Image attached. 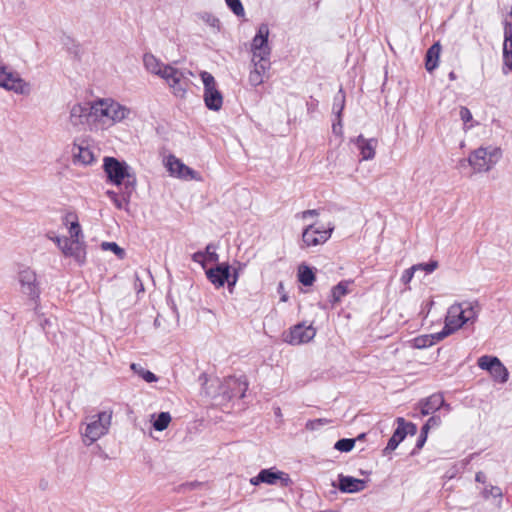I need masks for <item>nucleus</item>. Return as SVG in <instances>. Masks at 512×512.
I'll return each instance as SVG.
<instances>
[{
	"label": "nucleus",
	"instance_id": "nucleus-1",
	"mask_svg": "<svg viewBox=\"0 0 512 512\" xmlns=\"http://www.w3.org/2000/svg\"><path fill=\"white\" fill-rule=\"evenodd\" d=\"M91 112L96 121L108 126L132 120L135 117L134 110L113 98H102L94 101Z\"/></svg>",
	"mask_w": 512,
	"mask_h": 512
},
{
	"label": "nucleus",
	"instance_id": "nucleus-2",
	"mask_svg": "<svg viewBox=\"0 0 512 512\" xmlns=\"http://www.w3.org/2000/svg\"><path fill=\"white\" fill-rule=\"evenodd\" d=\"M480 312V306L477 301H464L451 305L447 311L445 325L438 332V338L444 339L455 331L459 330L464 324L474 323Z\"/></svg>",
	"mask_w": 512,
	"mask_h": 512
},
{
	"label": "nucleus",
	"instance_id": "nucleus-3",
	"mask_svg": "<svg viewBox=\"0 0 512 512\" xmlns=\"http://www.w3.org/2000/svg\"><path fill=\"white\" fill-rule=\"evenodd\" d=\"M103 167L108 180L112 184L116 186L123 185L125 189L135 190L136 176L126 162L113 157H105Z\"/></svg>",
	"mask_w": 512,
	"mask_h": 512
},
{
	"label": "nucleus",
	"instance_id": "nucleus-4",
	"mask_svg": "<svg viewBox=\"0 0 512 512\" xmlns=\"http://www.w3.org/2000/svg\"><path fill=\"white\" fill-rule=\"evenodd\" d=\"M502 150L495 145L481 146L473 150L468 157V163L475 173L490 171L501 159Z\"/></svg>",
	"mask_w": 512,
	"mask_h": 512
},
{
	"label": "nucleus",
	"instance_id": "nucleus-5",
	"mask_svg": "<svg viewBox=\"0 0 512 512\" xmlns=\"http://www.w3.org/2000/svg\"><path fill=\"white\" fill-rule=\"evenodd\" d=\"M112 412L103 411L89 418L82 432V441L86 446L92 445L106 435L111 425Z\"/></svg>",
	"mask_w": 512,
	"mask_h": 512
},
{
	"label": "nucleus",
	"instance_id": "nucleus-6",
	"mask_svg": "<svg viewBox=\"0 0 512 512\" xmlns=\"http://www.w3.org/2000/svg\"><path fill=\"white\" fill-rule=\"evenodd\" d=\"M192 75L193 74L190 70H181L170 65L169 68H166V72L162 79L167 83L176 97L183 98L189 88V76Z\"/></svg>",
	"mask_w": 512,
	"mask_h": 512
},
{
	"label": "nucleus",
	"instance_id": "nucleus-7",
	"mask_svg": "<svg viewBox=\"0 0 512 512\" xmlns=\"http://www.w3.org/2000/svg\"><path fill=\"white\" fill-rule=\"evenodd\" d=\"M0 87L19 95H29L31 92L30 83L3 64H0Z\"/></svg>",
	"mask_w": 512,
	"mask_h": 512
},
{
	"label": "nucleus",
	"instance_id": "nucleus-8",
	"mask_svg": "<svg viewBox=\"0 0 512 512\" xmlns=\"http://www.w3.org/2000/svg\"><path fill=\"white\" fill-rule=\"evenodd\" d=\"M200 77L204 85L203 98L206 107L212 111H219L223 105V96L217 88L214 76L207 71H202Z\"/></svg>",
	"mask_w": 512,
	"mask_h": 512
},
{
	"label": "nucleus",
	"instance_id": "nucleus-9",
	"mask_svg": "<svg viewBox=\"0 0 512 512\" xmlns=\"http://www.w3.org/2000/svg\"><path fill=\"white\" fill-rule=\"evenodd\" d=\"M270 31L267 24L263 23L258 27L256 35L252 39V59L270 60L271 47L268 42Z\"/></svg>",
	"mask_w": 512,
	"mask_h": 512
},
{
	"label": "nucleus",
	"instance_id": "nucleus-10",
	"mask_svg": "<svg viewBox=\"0 0 512 512\" xmlns=\"http://www.w3.org/2000/svg\"><path fill=\"white\" fill-rule=\"evenodd\" d=\"M206 276L216 288L223 287L225 282H228L229 286H234L238 280V272L234 271L231 275L228 263H222L215 268L206 270Z\"/></svg>",
	"mask_w": 512,
	"mask_h": 512
},
{
	"label": "nucleus",
	"instance_id": "nucleus-11",
	"mask_svg": "<svg viewBox=\"0 0 512 512\" xmlns=\"http://www.w3.org/2000/svg\"><path fill=\"white\" fill-rule=\"evenodd\" d=\"M334 230V226H329L327 229H318L314 225L307 226L302 232V241L305 247L317 246L325 243Z\"/></svg>",
	"mask_w": 512,
	"mask_h": 512
},
{
	"label": "nucleus",
	"instance_id": "nucleus-12",
	"mask_svg": "<svg viewBox=\"0 0 512 512\" xmlns=\"http://www.w3.org/2000/svg\"><path fill=\"white\" fill-rule=\"evenodd\" d=\"M315 335L316 330L312 325L306 326L301 323L292 327L284 340L291 345H300L308 343L315 337Z\"/></svg>",
	"mask_w": 512,
	"mask_h": 512
},
{
	"label": "nucleus",
	"instance_id": "nucleus-13",
	"mask_svg": "<svg viewBox=\"0 0 512 512\" xmlns=\"http://www.w3.org/2000/svg\"><path fill=\"white\" fill-rule=\"evenodd\" d=\"M166 167L171 175L176 176L180 179H199V177H197L198 174L196 171L186 166L180 159H178L174 155H169L167 157Z\"/></svg>",
	"mask_w": 512,
	"mask_h": 512
},
{
	"label": "nucleus",
	"instance_id": "nucleus-14",
	"mask_svg": "<svg viewBox=\"0 0 512 512\" xmlns=\"http://www.w3.org/2000/svg\"><path fill=\"white\" fill-rule=\"evenodd\" d=\"M19 282L22 292L32 299L39 297L40 290L37 283L36 273L27 268L19 272Z\"/></svg>",
	"mask_w": 512,
	"mask_h": 512
},
{
	"label": "nucleus",
	"instance_id": "nucleus-15",
	"mask_svg": "<svg viewBox=\"0 0 512 512\" xmlns=\"http://www.w3.org/2000/svg\"><path fill=\"white\" fill-rule=\"evenodd\" d=\"M281 481V486L286 487L291 483L288 474L281 471H273L272 469H263L259 474L251 479V484L258 485L259 483H267L270 485L276 484Z\"/></svg>",
	"mask_w": 512,
	"mask_h": 512
},
{
	"label": "nucleus",
	"instance_id": "nucleus-16",
	"mask_svg": "<svg viewBox=\"0 0 512 512\" xmlns=\"http://www.w3.org/2000/svg\"><path fill=\"white\" fill-rule=\"evenodd\" d=\"M512 71V23H504V42H503V67L502 72L508 75Z\"/></svg>",
	"mask_w": 512,
	"mask_h": 512
},
{
	"label": "nucleus",
	"instance_id": "nucleus-17",
	"mask_svg": "<svg viewBox=\"0 0 512 512\" xmlns=\"http://www.w3.org/2000/svg\"><path fill=\"white\" fill-rule=\"evenodd\" d=\"M60 250L66 257H72L79 263L84 262L85 248L83 242L80 241V239H72L66 237Z\"/></svg>",
	"mask_w": 512,
	"mask_h": 512
},
{
	"label": "nucleus",
	"instance_id": "nucleus-18",
	"mask_svg": "<svg viewBox=\"0 0 512 512\" xmlns=\"http://www.w3.org/2000/svg\"><path fill=\"white\" fill-rule=\"evenodd\" d=\"M418 406L420 408V414L422 416H427L433 414L438 411L441 407H446V409L450 410V405L445 404L444 398L441 394H433L425 399H422Z\"/></svg>",
	"mask_w": 512,
	"mask_h": 512
},
{
	"label": "nucleus",
	"instance_id": "nucleus-19",
	"mask_svg": "<svg viewBox=\"0 0 512 512\" xmlns=\"http://www.w3.org/2000/svg\"><path fill=\"white\" fill-rule=\"evenodd\" d=\"M91 110L92 104L76 103L72 105L69 113V121L71 125L74 127L84 125L88 121L89 117H92Z\"/></svg>",
	"mask_w": 512,
	"mask_h": 512
},
{
	"label": "nucleus",
	"instance_id": "nucleus-20",
	"mask_svg": "<svg viewBox=\"0 0 512 512\" xmlns=\"http://www.w3.org/2000/svg\"><path fill=\"white\" fill-rule=\"evenodd\" d=\"M338 489L343 493H357L365 489L366 481L352 476L339 474Z\"/></svg>",
	"mask_w": 512,
	"mask_h": 512
},
{
	"label": "nucleus",
	"instance_id": "nucleus-21",
	"mask_svg": "<svg viewBox=\"0 0 512 512\" xmlns=\"http://www.w3.org/2000/svg\"><path fill=\"white\" fill-rule=\"evenodd\" d=\"M251 61L254 65V69L250 71L248 80L252 86H259L264 82V77L270 69V60L260 61L259 59H252Z\"/></svg>",
	"mask_w": 512,
	"mask_h": 512
},
{
	"label": "nucleus",
	"instance_id": "nucleus-22",
	"mask_svg": "<svg viewBox=\"0 0 512 512\" xmlns=\"http://www.w3.org/2000/svg\"><path fill=\"white\" fill-rule=\"evenodd\" d=\"M360 150L362 160H371L375 157V149L377 140L374 138L366 139L363 135H359L352 140Z\"/></svg>",
	"mask_w": 512,
	"mask_h": 512
},
{
	"label": "nucleus",
	"instance_id": "nucleus-23",
	"mask_svg": "<svg viewBox=\"0 0 512 512\" xmlns=\"http://www.w3.org/2000/svg\"><path fill=\"white\" fill-rule=\"evenodd\" d=\"M143 64L145 69L154 75L159 76L160 78L163 77V75L166 72V68H169L171 64H165L158 58H156L151 53H145L143 56Z\"/></svg>",
	"mask_w": 512,
	"mask_h": 512
},
{
	"label": "nucleus",
	"instance_id": "nucleus-24",
	"mask_svg": "<svg viewBox=\"0 0 512 512\" xmlns=\"http://www.w3.org/2000/svg\"><path fill=\"white\" fill-rule=\"evenodd\" d=\"M72 153L74 160L81 164L89 165L94 161L93 152L88 144L84 142L74 143Z\"/></svg>",
	"mask_w": 512,
	"mask_h": 512
},
{
	"label": "nucleus",
	"instance_id": "nucleus-25",
	"mask_svg": "<svg viewBox=\"0 0 512 512\" xmlns=\"http://www.w3.org/2000/svg\"><path fill=\"white\" fill-rule=\"evenodd\" d=\"M398 427L393 433L392 437L389 439L386 448L384 449V452H389L395 450L400 442L404 440L406 435L408 434V431L405 430V419L404 418H397Z\"/></svg>",
	"mask_w": 512,
	"mask_h": 512
},
{
	"label": "nucleus",
	"instance_id": "nucleus-26",
	"mask_svg": "<svg viewBox=\"0 0 512 512\" xmlns=\"http://www.w3.org/2000/svg\"><path fill=\"white\" fill-rule=\"evenodd\" d=\"M135 190H129L125 189L123 187V191L121 192V195H118L116 192L108 190L106 192L107 196L111 199V201L114 203V205L118 209H126L128 206V203L130 201L131 195Z\"/></svg>",
	"mask_w": 512,
	"mask_h": 512
},
{
	"label": "nucleus",
	"instance_id": "nucleus-27",
	"mask_svg": "<svg viewBox=\"0 0 512 512\" xmlns=\"http://www.w3.org/2000/svg\"><path fill=\"white\" fill-rule=\"evenodd\" d=\"M441 51L439 43L433 44L426 53L425 67L428 72L433 71L438 66V59Z\"/></svg>",
	"mask_w": 512,
	"mask_h": 512
},
{
	"label": "nucleus",
	"instance_id": "nucleus-28",
	"mask_svg": "<svg viewBox=\"0 0 512 512\" xmlns=\"http://www.w3.org/2000/svg\"><path fill=\"white\" fill-rule=\"evenodd\" d=\"M490 374L492 375L495 381H498L500 383H505L508 380L509 376L507 368L502 364L499 358L496 359V362L493 368L491 369Z\"/></svg>",
	"mask_w": 512,
	"mask_h": 512
},
{
	"label": "nucleus",
	"instance_id": "nucleus-29",
	"mask_svg": "<svg viewBox=\"0 0 512 512\" xmlns=\"http://www.w3.org/2000/svg\"><path fill=\"white\" fill-rule=\"evenodd\" d=\"M442 339L438 338V333L431 335H422L418 336L413 340V346L417 349H423L432 346L436 342L441 341Z\"/></svg>",
	"mask_w": 512,
	"mask_h": 512
},
{
	"label": "nucleus",
	"instance_id": "nucleus-30",
	"mask_svg": "<svg viewBox=\"0 0 512 512\" xmlns=\"http://www.w3.org/2000/svg\"><path fill=\"white\" fill-rule=\"evenodd\" d=\"M203 23L209 26L213 32H219L221 28L220 20L209 12H201L197 15Z\"/></svg>",
	"mask_w": 512,
	"mask_h": 512
},
{
	"label": "nucleus",
	"instance_id": "nucleus-31",
	"mask_svg": "<svg viewBox=\"0 0 512 512\" xmlns=\"http://www.w3.org/2000/svg\"><path fill=\"white\" fill-rule=\"evenodd\" d=\"M130 368L135 374L148 383L156 382L158 380V377L153 372L146 370L140 364L132 363Z\"/></svg>",
	"mask_w": 512,
	"mask_h": 512
},
{
	"label": "nucleus",
	"instance_id": "nucleus-32",
	"mask_svg": "<svg viewBox=\"0 0 512 512\" xmlns=\"http://www.w3.org/2000/svg\"><path fill=\"white\" fill-rule=\"evenodd\" d=\"M298 279L304 286H311L315 281V275L311 268L301 265L298 270Z\"/></svg>",
	"mask_w": 512,
	"mask_h": 512
},
{
	"label": "nucleus",
	"instance_id": "nucleus-33",
	"mask_svg": "<svg viewBox=\"0 0 512 512\" xmlns=\"http://www.w3.org/2000/svg\"><path fill=\"white\" fill-rule=\"evenodd\" d=\"M344 107H345V94H344L342 88H340L338 93L334 96L333 107H332V111L337 116V118L341 117Z\"/></svg>",
	"mask_w": 512,
	"mask_h": 512
},
{
	"label": "nucleus",
	"instance_id": "nucleus-34",
	"mask_svg": "<svg viewBox=\"0 0 512 512\" xmlns=\"http://www.w3.org/2000/svg\"><path fill=\"white\" fill-rule=\"evenodd\" d=\"M348 286L349 282L342 281L332 288L331 297L333 303L339 302L348 293Z\"/></svg>",
	"mask_w": 512,
	"mask_h": 512
},
{
	"label": "nucleus",
	"instance_id": "nucleus-35",
	"mask_svg": "<svg viewBox=\"0 0 512 512\" xmlns=\"http://www.w3.org/2000/svg\"><path fill=\"white\" fill-rule=\"evenodd\" d=\"M171 422V415L169 412H161L153 422V427L157 431L165 430Z\"/></svg>",
	"mask_w": 512,
	"mask_h": 512
},
{
	"label": "nucleus",
	"instance_id": "nucleus-36",
	"mask_svg": "<svg viewBox=\"0 0 512 512\" xmlns=\"http://www.w3.org/2000/svg\"><path fill=\"white\" fill-rule=\"evenodd\" d=\"M481 496L485 500L489 499L490 497L501 499L503 497V493H502V490L500 489V487L489 484V485H486L481 490Z\"/></svg>",
	"mask_w": 512,
	"mask_h": 512
},
{
	"label": "nucleus",
	"instance_id": "nucleus-37",
	"mask_svg": "<svg viewBox=\"0 0 512 512\" xmlns=\"http://www.w3.org/2000/svg\"><path fill=\"white\" fill-rule=\"evenodd\" d=\"M101 248L104 251H112L119 259H124L126 255L125 250L115 242H102Z\"/></svg>",
	"mask_w": 512,
	"mask_h": 512
},
{
	"label": "nucleus",
	"instance_id": "nucleus-38",
	"mask_svg": "<svg viewBox=\"0 0 512 512\" xmlns=\"http://www.w3.org/2000/svg\"><path fill=\"white\" fill-rule=\"evenodd\" d=\"M354 445H355V439L344 438V439L338 440L335 443L334 448L341 452H349L353 449Z\"/></svg>",
	"mask_w": 512,
	"mask_h": 512
},
{
	"label": "nucleus",
	"instance_id": "nucleus-39",
	"mask_svg": "<svg viewBox=\"0 0 512 512\" xmlns=\"http://www.w3.org/2000/svg\"><path fill=\"white\" fill-rule=\"evenodd\" d=\"M496 359L497 357L495 356L484 355L478 359L477 364L479 368L490 372L496 362Z\"/></svg>",
	"mask_w": 512,
	"mask_h": 512
},
{
	"label": "nucleus",
	"instance_id": "nucleus-40",
	"mask_svg": "<svg viewBox=\"0 0 512 512\" xmlns=\"http://www.w3.org/2000/svg\"><path fill=\"white\" fill-rule=\"evenodd\" d=\"M227 6L231 11L238 17H242L245 14L244 7L240 0H225Z\"/></svg>",
	"mask_w": 512,
	"mask_h": 512
},
{
	"label": "nucleus",
	"instance_id": "nucleus-41",
	"mask_svg": "<svg viewBox=\"0 0 512 512\" xmlns=\"http://www.w3.org/2000/svg\"><path fill=\"white\" fill-rule=\"evenodd\" d=\"M216 246L213 243H210L206 246L205 258L207 262L217 263L219 261V255L216 253Z\"/></svg>",
	"mask_w": 512,
	"mask_h": 512
},
{
	"label": "nucleus",
	"instance_id": "nucleus-42",
	"mask_svg": "<svg viewBox=\"0 0 512 512\" xmlns=\"http://www.w3.org/2000/svg\"><path fill=\"white\" fill-rule=\"evenodd\" d=\"M459 116L461 118V120L464 122L465 124V127L464 129L465 130H468L472 127V125L470 126H466V124L470 121H472L473 117H472V113L470 112V110L465 107V106H461L460 107V111H459Z\"/></svg>",
	"mask_w": 512,
	"mask_h": 512
},
{
	"label": "nucleus",
	"instance_id": "nucleus-43",
	"mask_svg": "<svg viewBox=\"0 0 512 512\" xmlns=\"http://www.w3.org/2000/svg\"><path fill=\"white\" fill-rule=\"evenodd\" d=\"M414 267H416V271L422 270L426 273H432L434 270L438 268V262L437 261H430L428 263H419L415 264Z\"/></svg>",
	"mask_w": 512,
	"mask_h": 512
},
{
	"label": "nucleus",
	"instance_id": "nucleus-44",
	"mask_svg": "<svg viewBox=\"0 0 512 512\" xmlns=\"http://www.w3.org/2000/svg\"><path fill=\"white\" fill-rule=\"evenodd\" d=\"M329 423H330V420L325 419V418H320V419H314V420L307 421L305 427L308 430H315L319 426L326 425V424H329Z\"/></svg>",
	"mask_w": 512,
	"mask_h": 512
},
{
	"label": "nucleus",
	"instance_id": "nucleus-45",
	"mask_svg": "<svg viewBox=\"0 0 512 512\" xmlns=\"http://www.w3.org/2000/svg\"><path fill=\"white\" fill-rule=\"evenodd\" d=\"M441 424V417L440 416H431L427 422L422 427L423 432L429 431L430 428L438 427Z\"/></svg>",
	"mask_w": 512,
	"mask_h": 512
},
{
	"label": "nucleus",
	"instance_id": "nucleus-46",
	"mask_svg": "<svg viewBox=\"0 0 512 512\" xmlns=\"http://www.w3.org/2000/svg\"><path fill=\"white\" fill-rule=\"evenodd\" d=\"M70 237L72 239H80L82 237V230L77 221L71 223L69 228Z\"/></svg>",
	"mask_w": 512,
	"mask_h": 512
},
{
	"label": "nucleus",
	"instance_id": "nucleus-47",
	"mask_svg": "<svg viewBox=\"0 0 512 512\" xmlns=\"http://www.w3.org/2000/svg\"><path fill=\"white\" fill-rule=\"evenodd\" d=\"M415 272H416V267H414V265L412 267L406 269L402 273L401 282L404 285H408L411 282V280L413 279Z\"/></svg>",
	"mask_w": 512,
	"mask_h": 512
},
{
	"label": "nucleus",
	"instance_id": "nucleus-48",
	"mask_svg": "<svg viewBox=\"0 0 512 512\" xmlns=\"http://www.w3.org/2000/svg\"><path fill=\"white\" fill-rule=\"evenodd\" d=\"M192 260L198 264H200L203 268L205 267L206 265V258H205V253L203 251H198V252H195L193 255H192Z\"/></svg>",
	"mask_w": 512,
	"mask_h": 512
},
{
	"label": "nucleus",
	"instance_id": "nucleus-49",
	"mask_svg": "<svg viewBox=\"0 0 512 512\" xmlns=\"http://www.w3.org/2000/svg\"><path fill=\"white\" fill-rule=\"evenodd\" d=\"M332 131L336 135H342V120L341 117L337 118V122L333 123Z\"/></svg>",
	"mask_w": 512,
	"mask_h": 512
},
{
	"label": "nucleus",
	"instance_id": "nucleus-50",
	"mask_svg": "<svg viewBox=\"0 0 512 512\" xmlns=\"http://www.w3.org/2000/svg\"><path fill=\"white\" fill-rule=\"evenodd\" d=\"M319 212L316 209H309L301 212L300 216L302 219H306L308 217L318 216Z\"/></svg>",
	"mask_w": 512,
	"mask_h": 512
},
{
	"label": "nucleus",
	"instance_id": "nucleus-51",
	"mask_svg": "<svg viewBox=\"0 0 512 512\" xmlns=\"http://www.w3.org/2000/svg\"><path fill=\"white\" fill-rule=\"evenodd\" d=\"M426 439H427V432H423V430L421 429V434L417 440L416 448L421 449L423 447V445L425 444Z\"/></svg>",
	"mask_w": 512,
	"mask_h": 512
},
{
	"label": "nucleus",
	"instance_id": "nucleus-52",
	"mask_svg": "<svg viewBox=\"0 0 512 512\" xmlns=\"http://www.w3.org/2000/svg\"><path fill=\"white\" fill-rule=\"evenodd\" d=\"M48 238L50 240H52L58 246V248L60 249L61 246L63 245L66 237L54 236V235H50L49 234Z\"/></svg>",
	"mask_w": 512,
	"mask_h": 512
},
{
	"label": "nucleus",
	"instance_id": "nucleus-53",
	"mask_svg": "<svg viewBox=\"0 0 512 512\" xmlns=\"http://www.w3.org/2000/svg\"><path fill=\"white\" fill-rule=\"evenodd\" d=\"M405 430L408 431V434L414 435L417 432V426L411 422L405 421Z\"/></svg>",
	"mask_w": 512,
	"mask_h": 512
},
{
	"label": "nucleus",
	"instance_id": "nucleus-54",
	"mask_svg": "<svg viewBox=\"0 0 512 512\" xmlns=\"http://www.w3.org/2000/svg\"><path fill=\"white\" fill-rule=\"evenodd\" d=\"M475 481L478 482V483H485L486 482V475L484 472L482 471H479L476 473L475 475Z\"/></svg>",
	"mask_w": 512,
	"mask_h": 512
},
{
	"label": "nucleus",
	"instance_id": "nucleus-55",
	"mask_svg": "<svg viewBox=\"0 0 512 512\" xmlns=\"http://www.w3.org/2000/svg\"><path fill=\"white\" fill-rule=\"evenodd\" d=\"M448 77H449V79H450V80H452V81H453V80H455V79L457 78V77H456L455 72H453V71H451V72L449 73Z\"/></svg>",
	"mask_w": 512,
	"mask_h": 512
},
{
	"label": "nucleus",
	"instance_id": "nucleus-56",
	"mask_svg": "<svg viewBox=\"0 0 512 512\" xmlns=\"http://www.w3.org/2000/svg\"><path fill=\"white\" fill-rule=\"evenodd\" d=\"M138 290L139 291H143L144 290V287H143V284L140 282L139 285H138Z\"/></svg>",
	"mask_w": 512,
	"mask_h": 512
},
{
	"label": "nucleus",
	"instance_id": "nucleus-57",
	"mask_svg": "<svg viewBox=\"0 0 512 512\" xmlns=\"http://www.w3.org/2000/svg\"><path fill=\"white\" fill-rule=\"evenodd\" d=\"M275 414H276L277 416H280V415H281V411H280V408H277V409H276V412H275Z\"/></svg>",
	"mask_w": 512,
	"mask_h": 512
},
{
	"label": "nucleus",
	"instance_id": "nucleus-58",
	"mask_svg": "<svg viewBox=\"0 0 512 512\" xmlns=\"http://www.w3.org/2000/svg\"><path fill=\"white\" fill-rule=\"evenodd\" d=\"M281 301H283V302L287 301V296H286V295H283V296L281 297Z\"/></svg>",
	"mask_w": 512,
	"mask_h": 512
}]
</instances>
